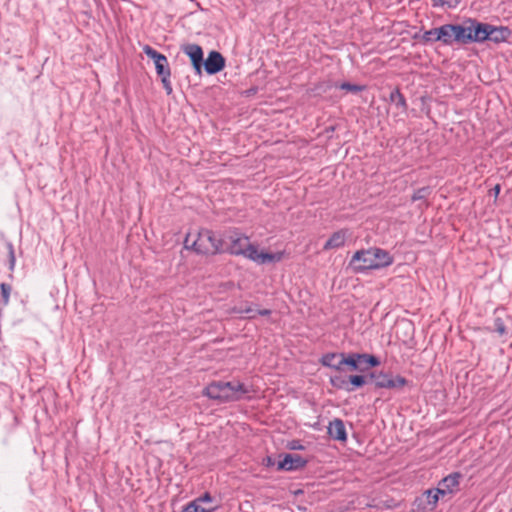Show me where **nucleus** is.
<instances>
[{"instance_id": "nucleus-1", "label": "nucleus", "mask_w": 512, "mask_h": 512, "mask_svg": "<svg viewBox=\"0 0 512 512\" xmlns=\"http://www.w3.org/2000/svg\"><path fill=\"white\" fill-rule=\"evenodd\" d=\"M227 251L236 256H243L257 264L279 262L283 258V252L268 253L259 251L258 247L250 242L249 237L232 231L226 236Z\"/></svg>"}, {"instance_id": "nucleus-2", "label": "nucleus", "mask_w": 512, "mask_h": 512, "mask_svg": "<svg viewBox=\"0 0 512 512\" xmlns=\"http://www.w3.org/2000/svg\"><path fill=\"white\" fill-rule=\"evenodd\" d=\"M393 263V257L388 251L381 248H369L356 251L349 263L356 273L367 270L381 269L390 266Z\"/></svg>"}, {"instance_id": "nucleus-3", "label": "nucleus", "mask_w": 512, "mask_h": 512, "mask_svg": "<svg viewBox=\"0 0 512 512\" xmlns=\"http://www.w3.org/2000/svg\"><path fill=\"white\" fill-rule=\"evenodd\" d=\"M249 392L248 386L238 380H233L229 382H212L204 389L203 393L210 399L220 402H231L242 399Z\"/></svg>"}, {"instance_id": "nucleus-4", "label": "nucleus", "mask_w": 512, "mask_h": 512, "mask_svg": "<svg viewBox=\"0 0 512 512\" xmlns=\"http://www.w3.org/2000/svg\"><path fill=\"white\" fill-rule=\"evenodd\" d=\"M184 246L198 254L214 255L220 252L222 241L207 229L187 233Z\"/></svg>"}, {"instance_id": "nucleus-5", "label": "nucleus", "mask_w": 512, "mask_h": 512, "mask_svg": "<svg viewBox=\"0 0 512 512\" xmlns=\"http://www.w3.org/2000/svg\"><path fill=\"white\" fill-rule=\"evenodd\" d=\"M472 19H468L464 24H445L438 27L439 41L445 45H450L452 42L470 43L472 42Z\"/></svg>"}, {"instance_id": "nucleus-6", "label": "nucleus", "mask_w": 512, "mask_h": 512, "mask_svg": "<svg viewBox=\"0 0 512 512\" xmlns=\"http://www.w3.org/2000/svg\"><path fill=\"white\" fill-rule=\"evenodd\" d=\"M472 24V42H483L486 40L495 43L504 42L508 39L511 32L507 27H496L487 23H480L476 20H471Z\"/></svg>"}, {"instance_id": "nucleus-7", "label": "nucleus", "mask_w": 512, "mask_h": 512, "mask_svg": "<svg viewBox=\"0 0 512 512\" xmlns=\"http://www.w3.org/2000/svg\"><path fill=\"white\" fill-rule=\"evenodd\" d=\"M344 365H348L352 370L365 371L369 367H375L380 364L377 357L369 354L352 353L343 358Z\"/></svg>"}, {"instance_id": "nucleus-8", "label": "nucleus", "mask_w": 512, "mask_h": 512, "mask_svg": "<svg viewBox=\"0 0 512 512\" xmlns=\"http://www.w3.org/2000/svg\"><path fill=\"white\" fill-rule=\"evenodd\" d=\"M461 478L459 472L449 474L438 483V493H441L442 497L451 496L458 490Z\"/></svg>"}, {"instance_id": "nucleus-9", "label": "nucleus", "mask_w": 512, "mask_h": 512, "mask_svg": "<svg viewBox=\"0 0 512 512\" xmlns=\"http://www.w3.org/2000/svg\"><path fill=\"white\" fill-rule=\"evenodd\" d=\"M375 377V385L378 388L396 389L401 388L407 384V380L402 376L392 377L386 373H379L378 375H371Z\"/></svg>"}, {"instance_id": "nucleus-10", "label": "nucleus", "mask_w": 512, "mask_h": 512, "mask_svg": "<svg viewBox=\"0 0 512 512\" xmlns=\"http://www.w3.org/2000/svg\"><path fill=\"white\" fill-rule=\"evenodd\" d=\"M212 502V497L209 493H205L203 496L196 498L195 500L186 504L182 512H214L216 506H205Z\"/></svg>"}, {"instance_id": "nucleus-11", "label": "nucleus", "mask_w": 512, "mask_h": 512, "mask_svg": "<svg viewBox=\"0 0 512 512\" xmlns=\"http://www.w3.org/2000/svg\"><path fill=\"white\" fill-rule=\"evenodd\" d=\"M183 52L189 56L192 65L197 74H201L203 66V51L197 44H187L183 47Z\"/></svg>"}, {"instance_id": "nucleus-12", "label": "nucleus", "mask_w": 512, "mask_h": 512, "mask_svg": "<svg viewBox=\"0 0 512 512\" xmlns=\"http://www.w3.org/2000/svg\"><path fill=\"white\" fill-rule=\"evenodd\" d=\"M205 71L210 74H216L220 72L225 66L224 57L217 51H211L208 54L207 59L203 62Z\"/></svg>"}, {"instance_id": "nucleus-13", "label": "nucleus", "mask_w": 512, "mask_h": 512, "mask_svg": "<svg viewBox=\"0 0 512 512\" xmlns=\"http://www.w3.org/2000/svg\"><path fill=\"white\" fill-rule=\"evenodd\" d=\"M307 461L298 454H285L278 462L279 470L293 471L306 465Z\"/></svg>"}, {"instance_id": "nucleus-14", "label": "nucleus", "mask_w": 512, "mask_h": 512, "mask_svg": "<svg viewBox=\"0 0 512 512\" xmlns=\"http://www.w3.org/2000/svg\"><path fill=\"white\" fill-rule=\"evenodd\" d=\"M328 434L335 440L346 441L347 434L344 423L341 419H334L329 423Z\"/></svg>"}, {"instance_id": "nucleus-15", "label": "nucleus", "mask_w": 512, "mask_h": 512, "mask_svg": "<svg viewBox=\"0 0 512 512\" xmlns=\"http://www.w3.org/2000/svg\"><path fill=\"white\" fill-rule=\"evenodd\" d=\"M343 358H345V354H343V353H339V354H337V353H328V354H325L322 357L321 363L324 366L333 368L335 370H341L342 366L345 363V362H342Z\"/></svg>"}, {"instance_id": "nucleus-16", "label": "nucleus", "mask_w": 512, "mask_h": 512, "mask_svg": "<svg viewBox=\"0 0 512 512\" xmlns=\"http://www.w3.org/2000/svg\"><path fill=\"white\" fill-rule=\"evenodd\" d=\"M346 240V233L344 231H337L326 241L324 250L340 248L344 245Z\"/></svg>"}, {"instance_id": "nucleus-17", "label": "nucleus", "mask_w": 512, "mask_h": 512, "mask_svg": "<svg viewBox=\"0 0 512 512\" xmlns=\"http://www.w3.org/2000/svg\"><path fill=\"white\" fill-rule=\"evenodd\" d=\"M389 99L392 103H395L397 107L401 108L402 111H406L407 104L403 94L399 89H395L390 93Z\"/></svg>"}, {"instance_id": "nucleus-18", "label": "nucleus", "mask_w": 512, "mask_h": 512, "mask_svg": "<svg viewBox=\"0 0 512 512\" xmlns=\"http://www.w3.org/2000/svg\"><path fill=\"white\" fill-rule=\"evenodd\" d=\"M156 72L159 76L165 75L166 77L171 76V71L169 68L168 60L166 56L162 58V61H156L155 63Z\"/></svg>"}, {"instance_id": "nucleus-19", "label": "nucleus", "mask_w": 512, "mask_h": 512, "mask_svg": "<svg viewBox=\"0 0 512 512\" xmlns=\"http://www.w3.org/2000/svg\"><path fill=\"white\" fill-rule=\"evenodd\" d=\"M330 382H331L332 386L337 389H343V390H346L347 392L354 391V388L350 387L348 385V380H346L345 378H343L341 376L331 377Z\"/></svg>"}, {"instance_id": "nucleus-20", "label": "nucleus", "mask_w": 512, "mask_h": 512, "mask_svg": "<svg viewBox=\"0 0 512 512\" xmlns=\"http://www.w3.org/2000/svg\"><path fill=\"white\" fill-rule=\"evenodd\" d=\"M427 504L434 508L439 501V498L442 497L441 493H438V487L436 489H429L425 492Z\"/></svg>"}, {"instance_id": "nucleus-21", "label": "nucleus", "mask_w": 512, "mask_h": 512, "mask_svg": "<svg viewBox=\"0 0 512 512\" xmlns=\"http://www.w3.org/2000/svg\"><path fill=\"white\" fill-rule=\"evenodd\" d=\"M143 52H144V53H145L149 58H151V59L154 61V63H155L156 61H159V60H160V61H162V58L165 56V55H163V54L159 53L158 51H156L155 49H153V48H152L151 46H149V45H145V46L143 47Z\"/></svg>"}, {"instance_id": "nucleus-22", "label": "nucleus", "mask_w": 512, "mask_h": 512, "mask_svg": "<svg viewBox=\"0 0 512 512\" xmlns=\"http://www.w3.org/2000/svg\"><path fill=\"white\" fill-rule=\"evenodd\" d=\"M0 290H1V300L3 305H7L9 303V297L11 293V286L6 283L0 284Z\"/></svg>"}, {"instance_id": "nucleus-23", "label": "nucleus", "mask_w": 512, "mask_h": 512, "mask_svg": "<svg viewBox=\"0 0 512 512\" xmlns=\"http://www.w3.org/2000/svg\"><path fill=\"white\" fill-rule=\"evenodd\" d=\"M438 36V28H434L428 31H425L422 35V40L424 42H437L439 39Z\"/></svg>"}, {"instance_id": "nucleus-24", "label": "nucleus", "mask_w": 512, "mask_h": 512, "mask_svg": "<svg viewBox=\"0 0 512 512\" xmlns=\"http://www.w3.org/2000/svg\"><path fill=\"white\" fill-rule=\"evenodd\" d=\"M366 383L364 376L351 375L348 379V385L351 384L354 389L355 387H362Z\"/></svg>"}, {"instance_id": "nucleus-25", "label": "nucleus", "mask_w": 512, "mask_h": 512, "mask_svg": "<svg viewBox=\"0 0 512 512\" xmlns=\"http://www.w3.org/2000/svg\"><path fill=\"white\" fill-rule=\"evenodd\" d=\"M340 88L343 89V90L352 92V93H357V92H360V91H362L364 89L363 86L356 85V84H351V83H348V82L342 83L340 85Z\"/></svg>"}, {"instance_id": "nucleus-26", "label": "nucleus", "mask_w": 512, "mask_h": 512, "mask_svg": "<svg viewBox=\"0 0 512 512\" xmlns=\"http://www.w3.org/2000/svg\"><path fill=\"white\" fill-rule=\"evenodd\" d=\"M236 311L239 314H246L249 319H254L256 317V310L251 306L239 307Z\"/></svg>"}, {"instance_id": "nucleus-27", "label": "nucleus", "mask_w": 512, "mask_h": 512, "mask_svg": "<svg viewBox=\"0 0 512 512\" xmlns=\"http://www.w3.org/2000/svg\"><path fill=\"white\" fill-rule=\"evenodd\" d=\"M429 188L428 187H423V188H420L418 189L417 191L414 192L413 196H412V200L413 201H417V200H421V199H424L428 196L429 194Z\"/></svg>"}, {"instance_id": "nucleus-28", "label": "nucleus", "mask_w": 512, "mask_h": 512, "mask_svg": "<svg viewBox=\"0 0 512 512\" xmlns=\"http://www.w3.org/2000/svg\"><path fill=\"white\" fill-rule=\"evenodd\" d=\"M494 330L500 335L503 336L506 333V326L501 318H496L494 320Z\"/></svg>"}, {"instance_id": "nucleus-29", "label": "nucleus", "mask_w": 512, "mask_h": 512, "mask_svg": "<svg viewBox=\"0 0 512 512\" xmlns=\"http://www.w3.org/2000/svg\"><path fill=\"white\" fill-rule=\"evenodd\" d=\"M442 4H434L433 3V6L434 7H444V6H447L448 8H455L457 7L461 0H441Z\"/></svg>"}, {"instance_id": "nucleus-30", "label": "nucleus", "mask_w": 512, "mask_h": 512, "mask_svg": "<svg viewBox=\"0 0 512 512\" xmlns=\"http://www.w3.org/2000/svg\"><path fill=\"white\" fill-rule=\"evenodd\" d=\"M160 77H161V82L163 84V87H164L166 93L168 95H170L172 93V91H173L172 85H171V81H170V77H166L165 75L160 76Z\"/></svg>"}, {"instance_id": "nucleus-31", "label": "nucleus", "mask_w": 512, "mask_h": 512, "mask_svg": "<svg viewBox=\"0 0 512 512\" xmlns=\"http://www.w3.org/2000/svg\"><path fill=\"white\" fill-rule=\"evenodd\" d=\"M14 266H15V255H14L13 247L10 245L9 246V269L13 270Z\"/></svg>"}, {"instance_id": "nucleus-32", "label": "nucleus", "mask_w": 512, "mask_h": 512, "mask_svg": "<svg viewBox=\"0 0 512 512\" xmlns=\"http://www.w3.org/2000/svg\"><path fill=\"white\" fill-rule=\"evenodd\" d=\"M288 447L292 450H302L303 449V445L299 441H296V440L291 441L289 443Z\"/></svg>"}, {"instance_id": "nucleus-33", "label": "nucleus", "mask_w": 512, "mask_h": 512, "mask_svg": "<svg viewBox=\"0 0 512 512\" xmlns=\"http://www.w3.org/2000/svg\"><path fill=\"white\" fill-rule=\"evenodd\" d=\"M270 314H271V311L269 309L256 310V315L268 316Z\"/></svg>"}, {"instance_id": "nucleus-34", "label": "nucleus", "mask_w": 512, "mask_h": 512, "mask_svg": "<svg viewBox=\"0 0 512 512\" xmlns=\"http://www.w3.org/2000/svg\"><path fill=\"white\" fill-rule=\"evenodd\" d=\"M401 326H403V328H405L406 330H412L413 329L412 324L410 322H403L401 324Z\"/></svg>"}, {"instance_id": "nucleus-35", "label": "nucleus", "mask_w": 512, "mask_h": 512, "mask_svg": "<svg viewBox=\"0 0 512 512\" xmlns=\"http://www.w3.org/2000/svg\"><path fill=\"white\" fill-rule=\"evenodd\" d=\"M494 189H495V193H496V195H497V194H499V192H500V186H499V185H496Z\"/></svg>"}, {"instance_id": "nucleus-36", "label": "nucleus", "mask_w": 512, "mask_h": 512, "mask_svg": "<svg viewBox=\"0 0 512 512\" xmlns=\"http://www.w3.org/2000/svg\"><path fill=\"white\" fill-rule=\"evenodd\" d=\"M434 4H442L441 0H433Z\"/></svg>"}]
</instances>
